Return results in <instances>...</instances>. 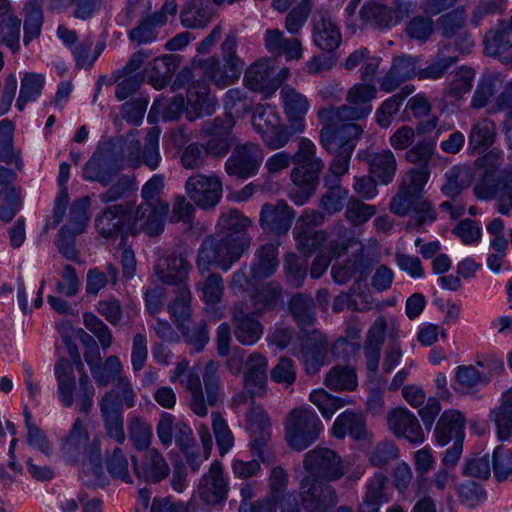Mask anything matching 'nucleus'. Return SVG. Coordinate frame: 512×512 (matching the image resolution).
<instances>
[{"label":"nucleus","instance_id":"f257e3e1","mask_svg":"<svg viewBox=\"0 0 512 512\" xmlns=\"http://www.w3.org/2000/svg\"><path fill=\"white\" fill-rule=\"evenodd\" d=\"M252 220L237 209L222 213L218 226L220 240L204 241L198 251L197 267L201 272L208 271L214 264L223 271H228L251 245L252 238L247 229Z\"/></svg>","mask_w":512,"mask_h":512},{"label":"nucleus","instance_id":"f03ea898","mask_svg":"<svg viewBox=\"0 0 512 512\" xmlns=\"http://www.w3.org/2000/svg\"><path fill=\"white\" fill-rule=\"evenodd\" d=\"M169 381L179 383L188 394L187 402L189 408L199 417L208 415V407H214L224 399L222 389L219 364L213 360L206 363L203 372L202 387L199 373L195 369H190L189 361L182 359L175 364L170 371Z\"/></svg>","mask_w":512,"mask_h":512},{"label":"nucleus","instance_id":"7ed1b4c3","mask_svg":"<svg viewBox=\"0 0 512 512\" xmlns=\"http://www.w3.org/2000/svg\"><path fill=\"white\" fill-rule=\"evenodd\" d=\"M55 376L58 382V396L65 407H71L77 400V407L83 414H89L93 406L95 388L88 375H81L76 386L72 363L61 358L55 365Z\"/></svg>","mask_w":512,"mask_h":512},{"label":"nucleus","instance_id":"20e7f679","mask_svg":"<svg viewBox=\"0 0 512 512\" xmlns=\"http://www.w3.org/2000/svg\"><path fill=\"white\" fill-rule=\"evenodd\" d=\"M377 97V88L372 84L357 83L346 94L347 104L328 106L319 110L320 116L331 124L340 121H359L372 112L371 101Z\"/></svg>","mask_w":512,"mask_h":512},{"label":"nucleus","instance_id":"39448f33","mask_svg":"<svg viewBox=\"0 0 512 512\" xmlns=\"http://www.w3.org/2000/svg\"><path fill=\"white\" fill-rule=\"evenodd\" d=\"M285 439L294 450L302 451L314 443L322 431V423L315 411L296 407L284 421Z\"/></svg>","mask_w":512,"mask_h":512},{"label":"nucleus","instance_id":"423d86ee","mask_svg":"<svg viewBox=\"0 0 512 512\" xmlns=\"http://www.w3.org/2000/svg\"><path fill=\"white\" fill-rule=\"evenodd\" d=\"M251 122L254 130L271 150L283 148L294 136L291 128L282 124L277 107L271 104H258Z\"/></svg>","mask_w":512,"mask_h":512},{"label":"nucleus","instance_id":"0eeeda50","mask_svg":"<svg viewBox=\"0 0 512 512\" xmlns=\"http://www.w3.org/2000/svg\"><path fill=\"white\" fill-rule=\"evenodd\" d=\"M161 130L158 127H152L148 130L145 137V146L141 150V143L138 139V131H130L121 146V160L130 168H138L145 164L151 170H155L161 161L159 152V137Z\"/></svg>","mask_w":512,"mask_h":512},{"label":"nucleus","instance_id":"6e6552de","mask_svg":"<svg viewBox=\"0 0 512 512\" xmlns=\"http://www.w3.org/2000/svg\"><path fill=\"white\" fill-rule=\"evenodd\" d=\"M303 468L309 476L325 482H337L346 474L342 457L333 449L316 447L309 450L303 459Z\"/></svg>","mask_w":512,"mask_h":512},{"label":"nucleus","instance_id":"1a4fd4ad","mask_svg":"<svg viewBox=\"0 0 512 512\" xmlns=\"http://www.w3.org/2000/svg\"><path fill=\"white\" fill-rule=\"evenodd\" d=\"M169 211V204L158 200L156 202H142L134 211L127 212V234L136 235L141 231L149 236H156L164 230V219Z\"/></svg>","mask_w":512,"mask_h":512},{"label":"nucleus","instance_id":"9d476101","mask_svg":"<svg viewBox=\"0 0 512 512\" xmlns=\"http://www.w3.org/2000/svg\"><path fill=\"white\" fill-rule=\"evenodd\" d=\"M319 121L324 125L320 131V142L328 152L343 149L354 152L357 142L363 134V127L357 121H340L331 124L318 113Z\"/></svg>","mask_w":512,"mask_h":512},{"label":"nucleus","instance_id":"9b49d317","mask_svg":"<svg viewBox=\"0 0 512 512\" xmlns=\"http://www.w3.org/2000/svg\"><path fill=\"white\" fill-rule=\"evenodd\" d=\"M299 497L307 512H327L338 503V494L328 482L304 476L299 484Z\"/></svg>","mask_w":512,"mask_h":512},{"label":"nucleus","instance_id":"f8f14e48","mask_svg":"<svg viewBox=\"0 0 512 512\" xmlns=\"http://www.w3.org/2000/svg\"><path fill=\"white\" fill-rule=\"evenodd\" d=\"M185 192L189 199L201 209L214 208L221 200L223 185L216 174H192L185 182Z\"/></svg>","mask_w":512,"mask_h":512},{"label":"nucleus","instance_id":"ddd939ff","mask_svg":"<svg viewBox=\"0 0 512 512\" xmlns=\"http://www.w3.org/2000/svg\"><path fill=\"white\" fill-rule=\"evenodd\" d=\"M264 159L262 147L253 142L237 145L225 162V171L231 177L246 180L255 176Z\"/></svg>","mask_w":512,"mask_h":512},{"label":"nucleus","instance_id":"4468645a","mask_svg":"<svg viewBox=\"0 0 512 512\" xmlns=\"http://www.w3.org/2000/svg\"><path fill=\"white\" fill-rule=\"evenodd\" d=\"M235 123V118L231 115L218 116L203 123L200 137L209 138L202 145L208 156L222 157L228 153L231 146L229 136Z\"/></svg>","mask_w":512,"mask_h":512},{"label":"nucleus","instance_id":"2eb2a0df","mask_svg":"<svg viewBox=\"0 0 512 512\" xmlns=\"http://www.w3.org/2000/svg\"><path fill=\"white\" fill-rule=\"evenodd\" d=\"M229 489V479L225 476L223 464L214 460L200 478L196 492L205 504L215 506L227 500Z\"/></svg>","mask_w":512,"mask_h":512},{"label":"nucleus","instance_id":"dca6fc26","mask_svg":"<svg viewBox=\"0 0 512 512\" xmlns=\"http://www.w3.org/2000/svg\"><path fill=\"white\" fill-rule=\"evenodd\" d=\"M122 169L120 159L104 150H96L82 169V177L89 182L109 186Z\"/></svg>","mask_w":512,"mask_h":512},{"label":"nucleus","instance_id":"f3484780","mask_svg":"<svg viewBox=\"0 0 512 512\" xmlns=\"http://www.w3.org/2000/svg\"><path fill=\"white\" fill-rule=\"evenodd\" d=\"M255 311L251 312L244 302L236 303L232 308V323L234 336L242 345L250 346L257 343L263 333L264 327L256 318Z\"/></svg>","mask_w":512,"mask_h":512},{"label":"nucleus","instance_id":"a211bd4d","mask_svg":"<svg viewBox=\"0 0 512 512\" xmlns=\"http://www.w3.org/2000/svg\"><path fill=\"white\" fill-rule=\"evenodd\" d=\"M191 65L198 69L204 79L214 83L219 88L232 85L241 75L237 65L223 61V64L215 56L207 58L194 57Z\"/></svg>","mask_w":512,"mask_h":512},{"label":"nucleus","instance_id":"6ab92c4d","mask_svg":"<svg viewBox=\"0 0 512 512\" xmlns=\"http://www.w3.org/2000/svg\"><path fill=\"white\" fill-rule=\"evenodd\" d=\"M128 210V204H114L103 209L94 220L98 235L107 240H115L124 234L128 235Z\"/></svg>","mask_w":512,"mask_h":512},{"label":"nucleus","instance_id":"aec40b11","mask_svg":"<svg viewBox=\"0 0 512 512\" xmlns=\"http://www.w3.org/2000/svg\"><path fill=\"white\" fill-rule=\"evenodd\" d=\"M312 40L322 51L333 52L342 42L339 25L328 11H316L312 19Z\"/></svg>","mask_w":512,"mask_h":512},{"label":"nucleus","instance_id":"412c9836","mask_svg":"<svg viewBox=\"0 0 512 512\" xmlns=\"http://www.w3.org/2000/svg\"><path fill=\"white\" fill-rule=\"evenodd\" d=\"M244 84L249 90L262 93L266 98L274 94L280 81L275 78L273 62L261 59L251 64L245 71Z\"/></svg>","mask_w":512,"mask_h":512},{"label":"nucleus","instance_id":"4be33fe9","mask_svg":"<svg viewBox=\"0 0 512 512\" xmlns=\"http://www.w3.org/2000/svg\"><path fill=\"white\" fill-rule=\"evenodd\" d=\"M387 425L396 437L405 438L412 444H421L425 440L418 418L405 407H397L389 411Z\"/></svg>","mask_w":512,"mask_h":512},{"label":"nucleus","instance_id":"5701e85b","mask_svg":"<svg viewBox=\"0 0 512 512\" xmlns=\"http://www.w3.org/2000/svg\"><path fill=\"white\" fill-rule=\"evenodd\" d=\"M301 352L305 371L311 375L316 374L327 362L326 337L317 329L306 332L301 338Z\"/></svg>","mask_w":512,"mask_h":512},{"label":"nucleus","instance_id":"b1692460","mask_svg":"<svg viewBox=\"0 0 512 512\" xmlns=\"http://www.w3.org/2000/svg\"><path fill=\"white\" fill-rule=\"evenodd\" d=\"M280 97L287 117L289 127L293 134L304 130L305 117L310 109L308 98L290 85H284L280 90Z\"/></svg>","mask_w":512,"mask_h":512},{"label":"nucleus","instance_id":"393cba45","mask_svg":"<svg viewBox=\"0 0 512 512\" xmlns=\"http://www.w3.org/2000/svg\"><path fill=\"white\" fill-rule=\"evenodd\" d=\"M295 213L284 200L262 205L259 217L260 227L271 233L283 235L290 229Z\"/></svg>","mask_w":512,"mask_h":512},{"label":"nucleus","instance_id":"a878e982","mask_svg":"<svg viewBox=\"0 0 512 512\" xmlns=\"http://www.w3.org/2000/svg\"><path fill=\"white\" fill-rule=\"evenodd\" d=\"M136 476L149 483H157L169 474V465L163 455L156 448L145 450L141 461L135 456L131 457Z\"/></svg>","mask_w":512,"mask_h":512},{"label":"nucleus","instance_id":"bb28decb","mask_svg":"<svg viewBox=\"0 0 512 512\" xmlns=\"http://www.w3.org/2000/svg\"><path fill=\"white\" fill-rule=\"evenodd\" d=\"M100 414L106 435L118 444L126 441L123 409L117 404L112 393H105L99 401Z\"/></svg>","mask_w":512,"mask_h":512},{"label":"nucleus","instance_id":"cd10ccee","mask_svg":"<svg viewBox=\"0 0 512 512\" xmlns=\"http://www.w3.org/2000/svg\"><path fill=\"white\" fill-rule=\"evenodd\" d=\"M191 264L180 254H171L162 258L155 265V273L166 284L179 287L187 284Z\"/></svg>","mask_w":512,"mask_h":512},{"label":"nucleus","instance_id":"c85d7f7f","mask_svg":"<svg viewBox=\"0 0 512 512\" xmlns=\"http://www.w3.org/2000/svg\"><path fill=\"white\" fill-rule=\"evenodd\" d=\"M267 360L259 352H253L245 362L244 386L249 396H263L267 384Z\"/></svg>","mask_w":512,"mask_h":512},{"label":"nucleus","instance_id":"c756f323","mask_svg":"<svg viewBox=\"0 0 512 512\" xmlns=\"http://www.w3.org/2000/svg\"><path fill=\"white\" fill-rule=\"evenodd\" d=\"M187 103L191 110L187 111L190 120L203 115H211L215 111L217 101L210 95V88L205 81H194L187 89Z\"/></svg>","mask_w":512,"mask_h":512},{"label":"nucleus","instance_id":"7c9ffc66","mask_svg":"<svg viewBox=\"0 0 512 512\" xmlns=\"http://www.w3.org/2000/svg\"><path fill=\"white\" fill-rule=\"evenodd\" d=\"M264 47L276 56H285L286 60H299L303 49L297 37L287 38L279 29H267L263 36Z\"/></svg>","mask_w":512,"mask_h":512},{"label":"nucleus","instance_id":"2f4dec72","mask_svg":"<svg viewBox=\"0 0 512 512\" xmlns=\"http://www.w3.org/2000/svg\"><path fill=\"white\" fill-rule=\"evenodd\" d=\"M363 160L368 165V171L381 184H390L396 175L397 160L390 149L379 152H366Z\"/></svg>","mask_w":512,"mask_h":512},{"label":"nucleus","instance_id":"473e14b6","mask_svg":"<svg viewBox=\"0 0 512 512\" xmlns=\"http://www.w3.org/2000/svg\"><path fill=\"white\" fill-rule=\"evenodd\" d=\"M484 45L488 56L497 58L502 63L512 62V28L499 23L495 29L485 34Z\"/></svg>","mask_w":512,"mask_h":512},{"label":"nucleus","instance_id":"72a5a7b5","mask_svg":"<svg viewBox=\"0 0 512 512\" xmlns=\"http://www.w3.org/2000/svg\"><path fill=\"white\" fill-rule=\"evenodd\" d=\"M171 429H175V442L177 446L187 445L189 437L193 435V431L188 424L177 420L175 415L171 413L162 412L156 425V434L160 443L165 448L172 445Z\"/></svg>","mask_w":512,"mask_h":512},{"label":"nucleus","instance_id":"f704fd0d","mask_svg":"<svg viewBox=\"0 0 512 512\" xmlns=\"http://www.w3.org/2000/svg\"><path fill=\"white\" fill-rule=\"evenodd\" d=\"M458 60L459 56L452 51L451 43L441 41L438 44L436 55L425 68L418 71L417 76L420 80L441 79Z\"/></svg>","mask_w":512,"mask_h":512},{"label":"nucleus","instance_id":"c9c22d12","mask_svg":"<svg viewBox=\"0 0 512 512\" xmlns=\"http://www.w3.org/2000/svg\"><path fill=\"white\" fill-rule=\"evenodd\" d=\"M61 451L68 462H78L86 453L89 433L80 418H76L68 434L61 440Z\"/></svg>","mask_w":512,"mask_h":512},{"label":"nucleus","instance_id":"e433bc0d","mask_svg":"<svg viewBox=\"0 0 512 512\" xmlns=\"http://www.w3.org/2000/svg\"><path fill=\"white\" fill-rule=\"evenodd\" d=\"M387 327L385 317L379 316L367 331L364 342V356L367 368L371 372H376L379 367L380 352L385 340Z\"/></svg>","mask_w":512,"mask_h":512},{"label":"nucleus","instance_id":"4c0bfd02","mask_svg":"<svg viewBox=\"0 0 512 512\" xmlns=\"http://www.w3.org/2000/svg\"><path fill=\"white\" fill-rule=\"evenodd\" d=\"M465 417L458 410L445 411L435 427V437L438 444L444 446L452 439H464Z\"/></svg>","mask_w":512,"mask_h":512},{"label":"nucleus","instance_id":"58836bf2","mask_svg":"<svg viewBox=\"0 0 512 512\" xmlns=\"http://www.w3.org/2000/svg\"><path fill=\"white\" fill-rule=\"evenodd\" d=\"M278 244L265 243L254 254V261L250 267L251 278L262 280L271 277L279 267Z\"/></svg>","mask_w":512,"mask_h":512},{"label":"nucleus","instance_id":"ea45409f","mask_svg":"<svg viewBox=\"0 0 512 512\" xmlns=\"http://www.w3.org/2000/svg\"><path fill=\"white\" fill-rule=\"evenodd\" d=\"M296 165L292 171L301 170L305 176L318 177L324 168V162L316 157V146L305 137L300 138L296 153L291 156Z\"/></svg>","mask_w":512,"mask_h":512},{"label":"nucleus","instance_id":"a19ab883","mask_svg":"<svg viewBox=\"0 0 512 512\" xmlns=\"http://www.w3.org/2000/svg\"><path fill=\"white\" fill-rule=\"evenodd\" d=\"M496 136L495 122L489 118H480L471 126L468 150L471 154L483 153L494 144Z\"/></svg>","mask_w":512,"mask_h":512},{"label":"nucleus","instance_id":"79ce46f5","mask_svg":"<svg viewBox=\"0 0 512 512\" xmlns=\"http://www.w3.org/2000/svg\"><path fill=\"white\" fill-rule=\"evenodd\" d=\"M178 67L175 55L154 58L145 69L149 83L157 90L167 86Z\"/></svg>","mask_w":512,"mask_h":512},{"label":"nucleus","instance_id":"37998d69","mask_svg":"<svg viewBox=\"0 0 512 512\" xmlns=\"http://www.w3.org/2000/svg\"><path fill=\"white\" fill-rule=\"evenodd\" d=\"M333 435L337 438H344L350 435L354 439H363L366 435V423L362 414L345 410L334 421L332 427Z\"/></svg>","mask_w":512,"mask_h":512},{"label":"nucleus","instance_id":"c03bdc74","mask_svg":"<svg viewBox=\"0 0 512 512\" xmlns=\"http://www.w3.org/2000/svg\"><path fill=\"white\" fill-rule=\"evenodd\" d=\"M247 424L253 438L252 449L261 450L270 436L271 423L268 414L262 407L252 405L247 413Z\"/></svg>","mask_w":512,"mask_h":512},{"label":"nucleus","instance_id":"a18cd8bd","mask_svg":"<svg viewBox=\"0 0 512 512\" xmlns=\"http://www.w3.org/2000/svg\"><path fill=\"white\" fill-rule=\"evenodd\" d=\"M490 419L495 424L499 440L512 437V388L502 394L500 404L490 412Z\"/></svg>","mask_w":512,"mask_h":512},{"label":"nucleus","instance_id":"49530a36","mask_svg":"<svg viewBox=\"0 0 512 512\" xmlns=\"http://www.w3.org/2000/svg\"><path fill=\"white\" fill-rule=\"evenodd\" d=\"M289 310L303 334L312 330L316 318L311 296L301 293L294 295L289 302Z\"/></svg>","mask_w":512,"mask_h":512},{"label":"nucleus","instance_id":"de8ad7c7","mask_svg":"<svg viewBox=\"0 0 512 512\" xmlns=\"http://www.w3.org/2000/svg\"><path fill=\"white\" fill-rule=\"evenodd\" d=\"M348 247V240H331L327 242L325 247L319 251L311 265V277L314 279L321 277L327 270L332 259L343 256L347 252Z\"/></svg>","mask_w":512,"mask_h":512},{"label":"nucleus","instance_id":"09e8293b","mask_svg":"<svg viewBox=\"0 0 512 512\" xmlns=\"http://www.w3.org/2000/svg\"><path fill=\"white\" fill-rule=\"evenodd\" d=\"M118 277V268L113 263H107L104 270L99 267L89 269L86 275V294L96 296L107 285L110 284L114 287L118 282Z\"/></svg>","mask_w":512,"mask_h":512},{"label":"nucleus","instance_id":"8fccbe9b","mask_svg":"<svg viewBox=\"0 0 512 512\" xmlns=\"http://www.w3.org/2000/svg\"><path fill=\"white\" fill-rule=\"evenodd\" d=\"M293 187L288 192L289 199L296 205L305 204L314 194L318 183V177L305 176L301 170L291 171Z\"/></svg>","mask_w":512,"mask_h":512},{"label":"nucleus","instance_id":"3c124183","mask_svg":"<svg viewBox=\"0 0 512 512\" xmlns=\"http://www.w3.org/2000/svg\"><path fill=\"white\" fill-rule=\"evenodd\" d=\"M445 183L441 187L442 192L449 197L457 196L463 189L469 187L474 179L471 167L458 165L445 173Z\"/></svg>","mask_w":512,"mask_h":512},{"label":"nucleus","instance_id":"603ef678","mask_svg":"<svg viewBox=\"0 0 512 512\" xmlns=\"http://www.w3.org/2000/svg\"><path fill=\"white\" fill-rule=\"evenodd\" d=\"M414 92L411 85L405 86L399 93L387 98L375 112V122L381 128H388L394 116L399 112L400 106L404 99Z\"/></svg>","mask_w":512,"mask_h":512},{"label":"nucleus","instance_id":"864d4df0","mask_svg":"<svg viewBox=\"0 0 512 512\" xmlns=\"http://www.w3.org/2000/svg\"><path fill=\"white\" fill-rule=\"evenodd\" d=\"M282 288L276 281H270L252 295L255 314L260 317L267 311L274 309L281 301Z\"/></svg>","mask_w":512,"mask_h":512},{"label":"nucleus","instance_id":"5fc2aeb1","mask_svg":"<svg viewBox=\"0 0 512 512\" xmlns=\"http://www.w3.org/2000/svg\"><path fill=\"white\" fill-rule=\"evenodd\" d=\"M390 498L388 478L383 473H376L366 482V492L361 504L380 508Z\"/></svg>","mask_w":512,"mask_h":512},{"label":"nucleus","instance_id":"6e6d98bb","mask_svg":"<svg viewBox=\"0 0 512 512\" xmlns=\"http://www.w3.org/2000/svg\"><path fill=\"white\" fill-rule=\"evenodd\" d=\"M475 78V70L469 66H461L452 74V79L445 86V95L460 100L470 92Z\"/></svg>","mask_w":512,"mask_h":512},{"label":"nucleus","instance_id":"4d7b16f0","mask_svg":"<svg viewBox=\"0 0 512 512\" xmlns=\"http://www.w3.org/2000/svg\"><path fill=\"white\" fill-rule=\"evenodd\" d=\"M176 297L169 303L168 311L174 318L176 326L180 324L190 323L191 321V307L192 300L191 291L187 284H182L176 287Z\"/></svg>","mask_w":512,"mask_h":512},{"label":"nucleus","instance_id":"13d9d810","mask_svg":"<svg viewBox=\"0 0 512 512\" xmlns=\"http://www.w3.org/2000/svg\"><path fill=\"white\" fill-rule=\"evenodd\" d=\"M438 136L439 132L437 131L435 136L422 137L414 145L412 144L405 153L406 161L421 167H427L434 155Z\"/></svg>","mask_w":512,"mask_h":512},{"label":"nucleus","instance_id":"bf43d9fd","mask_svg":"<svg viewBox=\"0 0 512 512\" xmlns=\"http://www.w3.org/2000/svg\"><path fill=\"white\" fill-rule=\"evenodd\" d=\"M128 435L135 449H149L153 437L152 426L143 417L133 415L128 420Z\"/></svg>","mask_w":512,"mask_h":512},{"label":"nucleus","instance_id":"052dcab7","mask_svg":"<svg viewBox=\"0 0 512 512\" xmlns=\"http://www.w3.org/2000/svg\"><path fill=\"white\" fill-rule=\"evenodd\" d=\"M325 385L334 391H352L357 387V375L350 366H335L327 373Z\"/></svg>","mask_w":512,"mask_h":512},{"label":"nucleus","instance_id":"680f3d73","mask_svg":"<svg viewBox=\"0 0 512 512\" xmlns=\"http://www.w3.org/2000/svg\"><path fill=\"white\" fill-rule=\"evenodd\" d=\"M90 372L98 387H106L123 376V365L118 356L110 355Z\"/></svg>","mask_w":512,"mask_h":512},{"label":"nucleus","instance_id":"e2e57ef3","mask_svg":"<svg viewBox=\"0 0 512 512\" xmlns=\"http://www.w3.org/2000/svg\"><path fill=\"white\" fill-rule=\"evenodd\" d=\"M14 125L11 121L3 119L0 121V162L6 164L15 163L18 170L22 168V161L13 145Z\"/></svg>","mask_w":512,"mask_h":512},{"label":"nucleus","instance_id":"0e129e2a","mask_svg":"<svg viewBox=\"0 0 512 512\" xmlns=\"http://www.w3.org/2000/svg\"><path fill=\"white\" fill-rule=\"evenodd\" d=\"M89 207L90 198L88 196L75 199L71 204L67 223L62 227H67L68 230L74 233H84L90 219L88 215Z\"/></svg>","mask_w":512,"mask_h":512},{"label":"nucleus","instance_id":"69168bd1","mask_svg":"<svg viewBox=\"0 0 512 512\" xmlns=\"http://www.w3.org/2000/svg\"><path fill=\"white\" fill-rule=\"evenodd\" d=\"M494 110L505 112L502 131L508 148L512 150V81L505 86L504 90L497 97Z\"/></svg>","mask_w":512,"mask_h":512},{"label":"nucleus","instance_id":"338daca9","mask_svg":"<svg viewBox=\"0 0 512 512\" xmlns=\"http://www.w3.org/2000/svg\"><path fill=\"white\" fill-rule=\"evenodd\" d=\"M324 186L327 190L319 200V208L328 215H335L343 209L344 201L348 197V190L340 183L324 184Z\"/></svg>","mask_w":512,"mask_h":512},{"label":"nucleus","instance_id":"774afa93","mask_svg":"<svg viewBox=\"0 0 512 512\" xmlns=\"http://www.w3.org/2000/svg\"><path fill=\"white\" fill-rule=\"evenodd\" d=\"M136 188V181L133 176L121 175L106 191L99 194V200L103 204L116 202L129 197Z\"/></svg>","mask_w":512,"mask_h":512}]
</instances>
